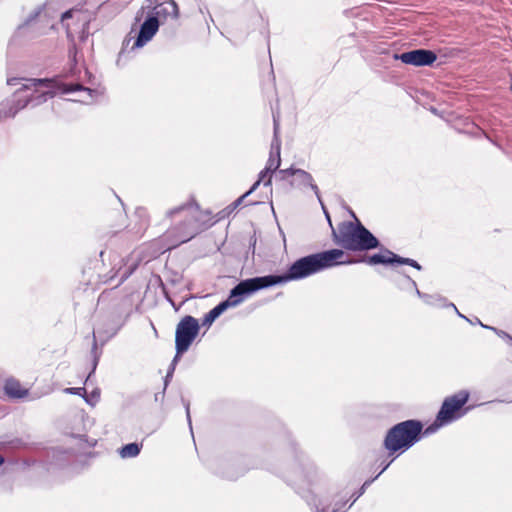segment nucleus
<instances>
[{
	"mask_svg": "<svg viewBox=\"0 0 512 512\" xmlns=\"http://www.w3.org/2000/svg\"><path fill=\"white\" fill-rule=\"evenodd\" d=\"M91 397L94 399V402H97L100 397V393L97 391H93Z\"/></svg>",
	"mask_w": 512,
	"mask_h": 512,
	"instance_id": "nucleus-27",
	"label": "nucleus"
},
{
	"mask_svg": "<svg viewBox=\"0 0 512 512\" xmlns=\"http://www.w3.org/2000/svg\"><path fill=\"white\" fill-rule=\"evenodd\" d=\"M448 306L453 307V309L456 311V313H457L460 317H462V318H464V319H467L464 315H462V313H461V312H459V311H458V309L456 308V306H455L453 303L448 304Z\"/></svg>",
	"mask_w": 512,
	"mask_h": 512,
	"instance_id": "nucleus-25",
	"label": "nucleus"
},
{
	"mask_svg": "<svg viewBox=\"0 0 512 512\" xmlns=\"http://www.w3.org/2000/svg\"><path fill=\"white\" fill-rule=\"evenodd\" d=\"M186 414H187V419H188L189 425L191 426L189 404L186 405Z\"/></svg>",
	"mask_w": 512,
	"mask_h": 512,
	"instance_id": "nucleus-30",
	"label": "nucleus"
},
{
	"mask_svg": "<svg viewBox=\"0 0 512 512\" xmlns=\"http://www.w3.org/2000/svg\"><path fill=\"white\" fill-rule=\"evenodd\" d=\"M72 15V12L71 11H66L65 13L62 14V20H65L67 18H70Z\"/></svg>",
	"mask_w": 512,
	"mask_h": 512,
	"instance_id": "nucleus-29",
	"label": "nucleus"
},
{
	"mask_svg": "<svg viewBox=\"0 0 512 512\" xmlns=\"http://www.w3.org/2000/svg\"><path fill=\"white\" fill-rule=\"evenodd\" d=\"M4 391L10 398L20 399L28 394V390L23 388L19 381L7 379L4 385Z\"/></svg>",
	"mask_w": 512,
	"mask_h": 512,
	"instance_id": "nucleus-13",
	"label": "nucleus"
},
{
	"mask_svg": "<svg viewBox=\"0 0 512 512\" xmlns=\"http://www.w3.org/2000/svg\"><path fill=\"white\" fill-rule=\"evenodd\" d=\"M397 255L393 252L386 250L384 253L374 254L367 259V263L374 264H388L396 263Z\"/></svg>",
	"mask_w": 512,
	"mask_h": 512,
	"instance_id": "nucleus-15",
	"label": "nucleus"
},
{
	"mask_svg": "<svg viewBox=\"0 0 512 512\" xmlns=\"http://www.w3.org/2000/svg\"><path fill=\"white\" fill-rule=\"evenodd\" d=\"M142 19L144 21L140 26L138 37L134 43V47L136 48L143 47L149 42L157 33L160 25L154 17H150L148 14H145Z\"/></svg>",
	"mask_w": 512,
	"mask_h": 512,
	"instance_id": "nucleus-12",
	"label": "nucleus"
},
{
	"mask_svg": "<svg viewBox=\"0 0 512 512\" xmlns=\"http://www.w3.org/2000/svg\"><path fill=\"white\" fill-rule=\"evenodd\" d=\"M422 428V423L417 420H406L396 424L385 437V448L389 454L409 449L420 439Z\"/></svg>",
	"mask_w": 512,
	"mask_h": 512,
	"instance_id": "nucleus-4",
	"label": "nucleus"
},
{
	"mask_svg": "<svg viewBox=\"0 0 512 512\" xmlns=\"http://www.w3.org/2000/svg\"><path fill=\"white\" fill-rule=\"evenodd\" d=\"M396 58L400 59L403 63L414 66H428L433 64L437 56L433 51L425 49H417L409 52H404Z\"/></svg>",
	"mask_w": 512,
	"mask_h": 512,
	"instance_id": "nucleus-9",
	"label": "nucleus"
},
{
	"mask_svg": "<svg viewBox=\"0 0 512 512\" xmlns=\"http://www.w3.org/2000/svg\"><path fill=\"white\" fill-rule=\"evenodd\" d=\"M4 462V458L0 455V465Z\"/></svg>",
	"mask_w": 512,
	"mask_h": 512,
	"instance_id": "nucleus-33",
	"label": "nucleus"
},
{
	"mask_svg": "<svg viewBox=\"0 0 512 512\" xmlns=\"http://www.w3.org/2000/svg\"><path fill=\"white\" fill-rule=\"evenodd\" d=\"M344 252L339 249L311 254L296 260L281 276L268 275L251 278L257 290L268 288L280 283L299 280L339 264L351 263L343 260Z\"/></svg>",
	"mask_w": 512,
	"mask_h": 512,
	"instance_id": "nucleus-1",
	"label": "nucleus"
},
{
	"mask_svg": "<svg viewBox=\"0 0 512 512\" xmlns=\"http://www.w3.org/2000/svg\"><path fill=\"white\" fill-rule=\"evenodd\" d=\"M145 14L154 17L158 23H161L168 17L177 18L179 11L174 0H145L135 19L141 21Z\"/></svg>",
	"mask_w": 512,
	"mask_h": 512,
	"instance_id": "nucleus-8",
	"label": "nucleus"
},
{
	"mask_svg": "<svg viewBox=\"0 0 512 512\" xmlns=\"http://www.w3.org/2000/svg\"><path fill=\"white\" fill-rule=\"evenodd\" d=\"M64 392L68 393V394L84 396L86 393V390L83 387H75V388H66V389H64Z\"/></svg>",
	"mask_w": 512,
	"mask_h": 512,
	"instance_id": "nucleus-21",
	"label": "nucleus"
},
{
	"mask_svg": "<svg viewBox=\"0 0 512 512\" xmlns=\"http://www.w3.org/2000/svg\"><path fill=\"white\" fill-rule=\"evenodd\" d=\"M258 291L252 279L238 283L229 294V297L211 309L203 318V325L210 326L227 308L239 305L247 296Z\"/></svg>",
	"mask_w": 512,
	"mask_h": 512,
	"instance_id": "nucleus-6",
	"label": "nucleus"
},
{
	"mask_svg": "<svg viewBox=\"0 0 512 512\" xmlns=\"http://www.w3.org/2000/svg\"><path fill=\"white\" fill-rule=\"evenodd\" d=\"M85 400H86V402H87V403H90V404H92V405L94 404V403H92L88 398H85Z\"/></svg>",
	"mask_w": 512,
	"mask_h": 512,
	"instance_id": "nucleus-34",
	"label": "nucleus"
},
{
	"mask_svg": "<svg viewBox=\"0 0 512 512\" xmlns=\"http://www.w3.org/2000/svg\"><path fill=\"white\" fill-rule=\"evenodd\" d=\"M176 215L184 217L185 226L193 227L199 222V206L195 202H188L167 212L170 218Z\"/></svg>",
	"mask_w": 512,
	"mask_h": 512,
	"instance_id": "nucleus-11",
	"label": "nucleus"
},
{
	"mask_svg": "<svg viewBox=\"0 0 512 512\" xmlns=\"http://www.w3.org/2000/svg\"><path fill=\"white\" fill-rule=\"evenodd\" d=\"M388 466H389V464H387L385 467H383V470H382V471L386 470V468H387Z\"/></svg>",
	"mask_w": 512,
	"mask_h": 512,
	"instance_id": "nucleus-35",
	"label": "nucleus"
},
{
	"mask_svg": "<svg viewBox=\"0 0 512 512\" xmlns=\"http://www.w3.org/2000/svg\"><path fill=\"white\" fill-rule=\"evenodd\" d=\"M260 184V181H256L252 187L250 188L249 191H247L245 194H243L241 197H239L234 203H233V206L234 208H236L238 205H240V203L243 201V199L245 197H247L249 194H251L253 191H255L257 189V187L259 186Z\"/></svg>",
	"mask_w": 512,
	"mask_h": 512,
	"instance_id": "nucleus-20",
	"label": "nucleus"
},
{
	"mask_svg": "<svg viewBox=\"0 0 512 512\" xmlns=\"http://www.w3.org/2000/svg\"><path fill=\"white\" fill-rule=\"evenodd\" d=\"M336 242L351 251H364L377 248V238L356 219V223L343 222L334 232Z\"/></svg>",
	"mask_w": 512,
	"mask_h": 512,
	"instance_id": "nucleus-3",
	"label": "nucleus"
},
{
	"mask_svg": "<svg viewBox=\"0 0 512 512\" xmlns=\"http://www.w3.org/2000/svg\"><path fill=\"white\" fill-rule=\"evenodd\" d=\"M396 263L407 264V265H410V266L416 268L417 270H421V266L418 264V262H416L415 260L410 259V258H403V257H400L397 255Z\"/></svg>",
	"mask_w": 512,
	"mask_h": 512,
	"instance_id": "nucleus-19",
	"label": "nucleus"
},
{
	"mask_svg": "<svg viewBox=\"0 0 512 512\" xmlns=\"http://www.w3.org/2000/svg\"><path fill=\"white\" fill-rule=\"evenodd\" d=\"M20 82L21 87L15 92L14 99L0 104V119L14 117L18 111L28 105H40L55 95L54 84L50 79L10 78L7 80L8 85H17Z\"/></svg>",
	"mask_w": 512,
	"mask_h": 512,
	"instance_id": "nucleus-2",
	"label": "nucleus"
},
{
	"mask_svg": "<svg viewBox=\"0 0 512 512\" xmlns=\"http://www.w3.org/2000/svg\"><path fill=\"white\" fill-rule=\"evenodd\" d=\"M489 329H492L493 331H495L499 336L508 338L512 342V337H510L506 332L499 331V330H497L496 328H493V327H490Z\"/></svg>",
	"mask_w": 512,
	"mask_h": 512,
	"instance_id": "nucleus-23",
	"label": "nucleus"
},
{
	"mask_svg": "<svg viewBox=\"0 0 512 512\" xmlns=\"http://www.w3.org/2000/svg\"><path fill=\"white\" fill-rule=\"evenodd\" d=\"M478 323H480V325H481L482 327H484V328H489L488 326H486V325L482 324L479 320L475 321V324H478Z\"/></svg>",
	"mask_w": 512,
	"mask_h": 512,
	"instance_id": "nucleus-32",
	"label": "nucleus"
},
{
	"mask_svg": "<svg viewBox=\"0 0 512 512\" xmlns=\"http://www.w3.org/2000/svg\"><path fill=\"white\" fill-rule=\"evenodd\" d=\"M264 185L265 186L271 185V177H268V179L266 181H264Z\"/></svg>",
	"mask_w": 512,
	"mask_h": 512,
	"instance_id": "nucleus-31",
	"label": "nucleus"
},
{
	"mask_svg": "<svg viewBox=\"0 0 512 512\" xmlns=\"http://www.w3.org/2000/svg\"><path fill=\"white\" fill-rule=\"evenodd\" d=\"M73 91H83L84 93L87 94L88 97H92V93L94 92L93 90L89 89V88H84L83 86L81 85H70V86H66L63 90L64 93H70V92H73Z\"/></svg>",
	"mask_w": 512,
	"mask_h": 512,
	"instance_id": "nucleus-18",
	"label": "nucleus"
},
{
	"mask_svg": "<svg viewBox=\"0 0 512 512\" xmlns=\"http://www.w3.org/2000/svg\"><path fill=\"white\" fill-rule=\"evenodd\" d=\"M298 169L295 168H288V169H282L279 171V174L281 175V179H286L287 176H295Z\"/></svg>",
	"mask_w": 512,
	"mask_h": 512,
	"instance_id": "nucleus-22",
	"label": "nucleus"
},
{
	"mask_svg": "<svg viewBox=\"0 0 512 512\" xmlns=\"http://www.w3.org/2000/svg\"><path fill=\"white\" fill-rule=\"evenodd\" d=\"M140 450H141V446L139 444L129 443V444L124 445L119 450V455L121 456V458H133V457H136L140 453Z\"/></svg>",
	"mask_w": 512,
	"mask_h": 512,
	"instance_id": "nucleus-16",
	"label": "nucleus"
},
{
	"mask_svg": "<svg viewBox=\"0 0 512 512\" xmlns=\"http://www.w3.org/2000/svg\"><path fill=\"white\" fill-rule=\"evenodd\" d=\"M468 399L469 393L464 390L447 397L442 403L441 409L437 414L436 424L438 426H443L462 417L464 412H462L461 409Z\"/></svg>",
	"mask_w": 512,
	"mask_h": 512,
	"instance_id": "nucleus-7",
	"label": "nucleus"
},
{
	"mask_svg": "<svg viewBox=\"0 0 512 512\" xmlns=\"http://www.w3.org/2000/svg\"><path fill=\"white\" fill-rule=\"evenodd\" d=\"M274 122V137L271 143V150L269 159L267 161V165L264 169V173H272L276 171L281 163L280 158V150H281V140L279 137V120L276 115H273Z\"/></svg>",
	"mask_w": 512,
	"mask_h": 512,
	"instance_id": "nucleus-10",
	"label": "nucleus"
},
{
	"mask_svg": "<svg viewBox=\"0 0 512 512\" xmlns=\"http://www.w3.org/2000/svg\"><path fill=\"white\" fill-rule=\"evenodd\" d=\"M199 329L200 326L197 319L189 315L183 317L178 323L175 332L176 355L166 375V380L172 376L175 365L178 362L180 356L189 349L192 342L197 337Z\"/></svg>",
	"mask_w": 512,
	"mask_h": 512,
	"instance_id": "nucleus-5",
	"label": "nucleus"
},
{
	"mask_svg": "<svg viewBox=\"0 0 512 512\" xmlns=\"http://www.w3.org/2000/svg\"><path fill=\"white\" fill-rule=\"evenodd\" d=\"M368 484H369V482H364L363 488H364L366 485H368Z\"/></svg>",
	"mask_w": 512,
	"mask_h": 512,
	"instance_id": "nucleus-36",
	"label": "nucleus"
},
{
	"mask_svg": "<svg viewBox=\"0 0 512 512\" xmlns=\"http://www.w3.org/2000/svg\"><path fill=\"white\" fill-rule=\"evenodd\" d=\"M269 173H264V170H262L259 174V179L257 181H260V183L265 179V177L268 175Z\"/></svg>",
	"mask_w": 512,
	"mask_h": 512,
	"instance_id": "nucleus-24",
	"label": "nucleus"
},
{
	"mask_svg": "<svg viewBox=\"0 0 512 512\" xmlns=\"http://www.w3.org/2000/svg\"><path fill=\"white\" fill-rule=\"evenodd\" d=\"M192 237H193V235H187V236H184V237H182V238L179 240V243L187 242V241H188V240H190Z\"/></svg>",
	"mask_w": 512,
	"mask_h": 512,
	"instance_id": "nucleus-28",
	"label": "nucleus"
},
{
	"mask_svg": "<svg viewBox=\"0 0 512 512\" xmlns=\"http://www.w3.org/2000/svg\"><path fill=\"white\" fill-rule=\"evenodd\" d=\"M448 306L453 307V309L456 311V313H457L460 317H462V318H464V319H467L464 315H462V313H461V312H459V311H458V309L456 308V306H455L453 303L448 304Z\"/></svg>",
	"mask_w": 512,
	"mask_h": 512,
	"instance_id": "nucleus-26",
	"label": "nucleus"
},
{
	"mask_svg": "<svg viewBox=\"0 0 512 512\" xmlns=\"http://www.w3.org/2000/svg\"><path fill=\"white\" fill-rule=\"evenodd\" d=\"M295 172V184L298 186L310 187L315 192L317 198L320 200L318 187L317 185L314 184L313 177L311 176V174L302 169H298Z\"/></svg>",
	"mask_w": 512,
	"mask_h": 512,
	"instance_id": "nucleus-14",
	"label": "nucleus"
},
{
	"mask_svg": "<svg viewBox=\"0 0 512 512\" xmlns=\"http://www.w3.org/2000/svg\"><path fill=\"white\" fill-rule=\"evenodd\" d=\"M416 293L420 298H422L429 305H438L440 302L443 301V299L440 296L423 294L417 288H416Z\"/></svg>",
	"mask_w": 512,
	"mask_h": 512,
	"instance_id": "nucleus-17",
	"label": "nucleus"
}]
</instances>
